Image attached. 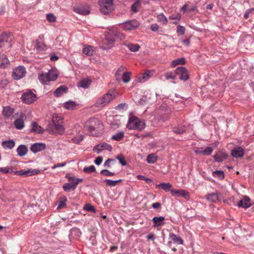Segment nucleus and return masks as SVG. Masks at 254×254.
I'll use <instances>...</instances> for the list:
<instances>
[{
  "mask_svg": "<svg viewBox=\"0 0 254 254\" xmlns=\"http://www.w3.org/2000/svg\"><path fill=\"white\" fill-rule=\"evenodd\" d=\"M103 150H107L111 151L112 147L110 144L104 142L96 145L93 149V151H96L98 153H100Z\"/></svg>",
  "mask_w": 254,
  "mask_h": 254,
  "instance_id": "14",
  "label": "nucleus"
},
{
  "mask_svg": "<svg viewBox=\"0 0 254 254\" xmlns=\"http://www.w3.org/2000/svg\"><path fill=\"white\" fill-rule=\"evenodd\" d=\"M214 177L217 178L220 180H222L224 178V173L223 171L216 170L212 173Z\"/></svg>",
  "mask_w": 254,
  "mask_h": 254,
  "instance_id": "43",
  "label": "nucleus"
},
{
  "mask_svg": "<svg viewBox=\"0 0 254 254\" xmlns=\"http://www.w3.org/2000/svg\"><path fill=\"white\" fill-rule=\"evenodd\" d=\"M127 127L129 129L142 130L145 127V122L136 117L132 116L129 119Z\"/></svg>",
  "mask_w": 254,
  "mask_h": 254,
  "instance_id": "2",
  "label": "nucleus"
},
{
  "mask_svg": "<svg viewBox=\"0 0 254 254\" xmlns=\"http://www.w3.org/2000/svg\"><path fill=\"white\" fill-rule=\"evenodd\" d=\"M22 118V115L20 116V118L17 119L14 122V126L16 128L18 129H21L24 127V122Z\"/></svg>",
  "mask_w": 254,
  "mask_h": 254,
  "instance_id": "34",
  "label": "nucleus"
},
{
  "mask_svg": "<svg viewBox=\"0 0 254 254\" xmlns=\"http://www.w3.org/2000/svg\"><path fill=\"white\" fill-rule=\"evenodd\" d=\"M38 79L43 84H48V83L50 82L47 72L39 74Z\"/></svg>",
  "mask_w": 254,
  "mask_h": 254,
  "instance_id": "31",
  "label": "nucleus"
},
{
  "mask_svg": "<svg viewBox=\"0 0 254 254\" xmlns=\"http://www.w3.org/2000/svg\"><path fill=\"white\" fill-rule=\"evenodd\" d=\"M131 72H125L123 73V75L121 77V79L124 83H127L130 80Z\"/></svg>",
  "mask_w": 254,
  "mask_h": 254,
  "instance_id": "46",
  "label": "nucleus"
},
{
  "mask_svg": "<svg viewBox=\"0 0 254 254\" xmlns=\"http://www.w3.org/2000/svg\"><path fill=\"white\" fill-rule=\"evenodd\" d=\"M186 63V60L184 58H181L180 59H177L175 60H173L172 62V66L175 67V66L178 64H184Z\"/></svg>",
  "mask_w": 254,
  "mask_h": 254,
  "instance_id": "41",
  "label": "nucleus"
},
{
  "mask_svg": "<svg viewBox=\"0 0 254 254\" xmlns=\"http://www.w3.org/2000/svg\"><path fill=\"white\" fill-rule=\"evenodd\" d=\"M48 129L53 134H63L65 131L62 124L56 125H49Z\"/></svg>",
  "mask_w": 254,
  "mask_h": 254,
  "instance_id": "11",
  "label": "nucleus"
},
{
  "mask_svg": "<svg viewBox=\"0 0 254 254\" xmlns=\"http://www.w3.org/2000/svg\"><path fill=\"white\" fill-rule=\"evenodd\" d=\"M84 209L88 211H91L93 212H95L96 210L93 206H92L90 203L86 204L83 207Z\"/></svg>",
  "mask_w": 254,
  "mask_h": 254,
  "instance_id": "56",
  "label": "nucleus"
},
{
  "mask_svg": "<svg viewBox=\"0 0 254 254\" xmlns=\"http://www.w3.org/2000/svg\"><path fill=\"white\" fill-rule=\"evenodd\" d=\"M52 124L49 125H56L59 124H62V118L61 116H59L57 115L53 116L52 120Z\"/></svg>",
  "mask_w": 254,
  "mask_h": 254,
  "instance_id": "40",
  "label": "nucleus"
},
{
  "mask_svg": "<svg viewBox=\"0 0 254 254\" xmlns=\"http://www.w3.org/2000/svg\"><path fill=\"white\" fill-rule=\"evenodd\" d=\"M77 186L73 181H70L68 183H65L63 186V189L65 192H70L76 189Z\"/></svg>",
  "mask_w": 254,
  "mask_h": 254,
  "instance_id": "22",
  "label": "nucleus"
},
{
  "mask_svg": "<svg viewBox=\"0 0 254 254\" xmlns=\"http://www.w3.org/2000/svg\"><path fill=\"white\" fill-rule=\"evenodd\" d=\"M244 153V150L241 147H235L231 151V155L234 158H241Z\"/></svg>",
  "mask_w": 254,
  "mask_h": 254,
  "instance_id": "19",
  "label": "nucleus"
},
{
  "mask_svg": "<svg viewBox=\"0 0 254 254\" xmlns=\"http://www.w3.org/2000/svg\"><path fill=\"white\" fill-rule=\"evenodd\" d=\"M250 200L251 199L248 196H244L243 198L239 201L238 206L239 207H242L245 209L248 208L251 206Z\"/></svg>",
  "mask_w": 254,
  "mask_h": 254,
  "instance_id": "20",
  "label": "nucleus"
},
{
  "mask_svg": "<svg viewBox=\"0 0 254 254\" xmlns=\"http://www.w3.org/2000/svg\"><path fill=\"white\" fill-rule=\"evenodd\" d=\"M176 73L177 75L179 76V79L181 80L186 81L189 78L188 71L185 67H178L176 69Z\"/></svg>",
  "mask_w": 254,
  "mask_h": 254,
  "instance_id": "9",
  "label": "nucleus"
},
{
  "mask_svg": "<svg viewBox=\"0 0 254 254\" xmlns=\"http://www.w3.org/2000/svg\"><path fill=\"white\" fill-rule=\"evenodd\" d=\"M169 236V238L171 239V240L174 243H177L179 245H183L184 241L181 237H180L173 233H170Z\"/></svg>",
  "mask_w": 254,
  "mask_h": 254,
  "instance_id": "29",
  "label": "nucleus"
},
{
  "mask_svg": "<svg viewBox=\"0 0 254 254\" xmlns=\"http://www.w3.org/2000/svg\"><path fill=\"white\" fill-rule=\"evenodd\" d=\"M26 73L25 68L23 66H18L13 69L12 77L14 80L22 78Z\"/></svg>",
  "mask_w": 254,
  "mask_h": 254,
  "instance_id": "7",
  "label": "nucleus"
},
{
  "mask_svg": "<svg viewBox=\"0 0 254 254\" xmlns=\"http://www.w3.org/2000/svg\"><path fill=\"white\" fill-rule=\"evenodd\" d=\"M91 83V80L87 78L83 79L80 80L77 84L78 87H82L84 89H87L89 87Z\"/></svg>",
  "mask_w": 254,
  "mask_h": 254,
  "instance_id": "33",
  "label": "nucleus"
},
{
  "mask_svg": "<svg viewBox=\"0 0 254 254\" xmlns=\"http://www.w3.org/2000/svg\"><path fill=\"white\" fill-rule=\"evenodd\" d=\"M122 181V179H119L118 180H111L109 179H105L104 182L105 183L106 185L107 186L110 187H114L116 186L118 183L121 182Z\"/></svg>",
  "mask_w": 254,
  "mask_h": 254,
  "instance_id": "39",
  "label": "nucleus"
},
{
  "mask_svg": "<svg viewBox=\"0 0 254 254\" xmlns=\"http://www.w3.org/2000/svg\"><path fill=\"white\" fill-rule=\"evenodd\" d=\"M105 39L109 42V44L112 45L116 40L114 28L110 30L105 34Z\"/></svg>",
  "mask_w": 254,
  "mask_h": 254,
  "instance_id": "21",
  "label": "nucleus"
},
{
  "mask_svg": "<svg viewBox=\"0 0 254 254\" xmlns=\"http://www.w3.org/2000/svg\"><path fill=\"white\" fill-rule=\"evenodd\" d=\"M213 151V148L211 147H207L204 150H202V155H210Z\"/></svg>",
  "mask_w": 254,
  "mask_h": 254,
  "instance_id": "58",
  "label": "nucleus"
},
{
  "mask_svg": "<svg viewBox=\"0 0 254 254\" xmlns=\"http://www.w3.org/2000/svg\"><path fill=\"white\" fill-rule=\"evenodd\" d=\"M82 52L84 54L88 56H91L93 54V50H92L91 46L84 48L82 50Z\"/></svg>",
  "mask_w": 254,
  "mask_h": 254,
  "instance_id": "53",
  "label": "nucleus"
},
{
  "mask_svg": "<svg viewBox=\"0 0 254 254\" xmlns=\"http://www.w3.org/2000/svg\"><path fill=\"white\" fill-rule=\"evenodd\" d=\"M0 172L3 174H8L13 172V170L9 167H0Z\"/></svg>",
  "mask_w": 254,
  "mask_h": 254,
  "instance_id": "59",
  "label": "nucleus"
},
{
  "mask_svg": "<svg viewBox=\"0 0 254 254\" xmlns=\"http://www.w3.org/2000/svg\"><path fill=\"white\" fill-rule=\"evenodd\" d=\"M84 136L80 135L79 137H73L72 139L73 142L76 144H79L81 141L83 140Z\"/></svg>",
  "mask_w": 254,
  "mask_h": 254,
  "instance_id": "63",
  "label": "nucleus"
},
{
  "mask_svg": "<svg viewBox=\"0 0 254 254\" xmlns=\"http://www.w3.org/2000/svg\"><path fill=\"white\" fill-rule=\"evenodd\" d=\"M14 173V174L17 175L28 177L39 174L40 173V171L37 169H29L28 170H22L15 171Z\"/></svg>",
  "mask_w": 254,
  "mask_h": 254,
  "instance_id": "13",
  "label": "nucleus"
},
{
  "mask_svg": "<svg viewBox=\"0 0 254 254\" xmlns=\"http://www.w3.org/2000/svg\"><path fill=\"white\" fill-rule=\"evenodd\" d=\"M66 201H67V198L65 196H61L60 198V200L59 201V204L58 206V208L61 209V208H64L66 205L65 203H66Z\"/></svg>",
  "mask_w": 254,
  "mask_h": 254,
  "instance_id": "44",
  "label": "nucleus"
},
{
  "mask_svg": "<svg viewBox=\"0 0 254 254\" xmlns=\"http://www.w3.org/2000/svg\"><path fill=\"white\" fill-rule=\"evenodd\" d=\"M122 24L124 29L126 31L134 30L139 25L138 21L135 20H128Z\"/></svg>",
  "mask_w": 254,
  "mask_h": 254,
  "instance_id": "12",
  "label": "nucleus"
},
{
  "mask_svg": "<svg viewBox=\"0 0 254 254\" xmlns=\"http://www.w3.org/2000/svg\"><path fill=\"white\" fill-rule=\"evenodd\" d=\"M15 144V141L12 139H9L8 140L4 141L1 143L2 146L5 149H12L14 147Z\"/></svg>",
  "mask_w": 254,
  "mask_h": 254,
  "instance_id": "28",
  "label": "nucleus"
},
{
  "mask_svg": "<svg viewBox=\"0 0 254 254\" xmlns=\"http://www.w3.org/2000/svg\"><path fill=\"white\" fill-rule=\"evenodd\" d=\"M102 123L97 118H91L86 123L84 128L91 136H97L99 130L102 127Z\"/></svg>",
  "mask_w": 254,
  "mask_h": 254,
  "instance_id": "1",
  "label": "nucleus"
},
{
  "mask_svg": "<svg viewBox=\"0 0 254 254\" xmlns=\"http://www.w3.org/2000/svg\"><path fill=\"white\" fill-rule=\"evenodd\" d=\"M124 45L127 47L130 51L133 52L138 51L140 49V46L137 44L127 43L124 44Z\"/></svg>",
  "mask_w": 254,
  "mask_h": 254,
  "instance_id": "37",
  "label": "nucleus"
},
{
  "mask_svg": "<svg viewBox=\"0 0 254 254\" xmlns=\"http://www.w3.org/2000/svg\"><path fill=\"white\" fill-rule=\"evenodd\" d=\"M47 19L51 22H54L56 21V17L52 13H48L46 15Z\"/></svg>",
  "mask_w": 254,
  "mask_h": 254,
  "instance_id": "60",
  "label": "nucleus"
},
{
  "mask_svg": "<svg viewBox=\"0 0 254 254\" xmlns=\"http://www.w3.org/2000/svg\"><path fill=\"white\" fill-rule=\"evenodd\" d=\"M77 105V104H76V103L75 102L72 101H69L65 102L64 104V108H65V109H66L67 110H73L75 108V107Z\"/></svg>",
  "mask_w": 254,
  "mask_h": 254,
  "instance_id": "36",
  "label": "nucleus"
},
{
  "mask_svg": "<svg viewBox=\"0 0 254 254\" xmlns=\"http://www.w3.org/2000/svg\"><path fill=\"white\" fill-rule=\"evenodd\" d=\"M46 45L42 41L39 40L36 41V48L38 51H42L45 49Z\"/></svg>",
  "mask_w": 254,
  "mask_h": 254,
  "instance_id": "48",
  "label": "nucleus"
},
{
  "mask_svg": "<svg viewBox=\"0 0 254 254\" xmlns=\"http://www.w3.org/2000/svg\"><path fill=\"white\" fill-rule=\"evenodd\" d=\"M171 193L172 195L175 197L181 196L185 198L187 200H189L190 198V193L185 190L172 189V190H171Z\"/></svg>",
  "mask_w": 254,
  "mask_h": 254,
  "instance_id": "10",
  "label": "nucleus"
},
{
  "mask_svg": "<svg viewBox=\"0 0 254 254\" xmlns=\"http://www.w3.org/2000/svg\"><path fill=\"white\" fill-rule=\"evenodd\" d=\"M157 188H158L166 191H170L172 187V185L169 183H162L158 184L156 186Z\"/></svg>",
  "mask_w": 254,
  "mask_h": 254,
  "instance_id": "30",
  "label": "nucleus"
},
{
  "mask_svg": "<svg viewBox=\"0 0 254 254\" xmlns=\"http://www.w3.org/2000/svg\"><path fill=\"white\" fill-rule=\"evenodd\" d=\"M187 131V127L184 125H177L172 127V131L177 134H182Z\"/></svg>",
  "mask_w": 254,
  "mask_h": 254,
  "instance_id": "24",
  "label": "nucleus"
},
{
  "mask_svg": "<svg viewBox=\"0 0 254 254\" xmlns=\"http://www.w3.org/2000/svg\"><path fill=\"white\" fill-rule=\"evenodd\" d=\"M114 34L115 35L116 40L117 39L122 40L125 38V35H124V34L121 33L117 29L114 28Z\"/></svg>",
  "mask_w": 254,
  "mask_h": 254,
  "instance_id": "51",
  "label": "nucleus"
},
{
  "mask_svg": "<svg viewBox=\"0 0 254 254\" xmlns=\"http://www.w3.org/2000/svg\"><path fill=\"white\" fill-rule=\"evenodd\" d=\"M13 113L14 109L10 106H7L3 108L2 115L5 118H9Z\"/></svg>",
  "mask_w": 254,
  "mask_h": 254,
  "instance_id": "23",
  "label": "nucleus"
},
{
  "mask_svg": "<svg viewBox=\"0 0 254 254\" xmlns=\"http://www.w3.org/2000/svg\"><path fill=\"white\" fill-rule=\"evenodd\" d=\"M115 98L114 94L107 93L102 97L99 98L94 103V106L97 108H102L106 106Z\"/></svg>",
  "mask_w": 254,
  "mask_h": 254,
  "instance_id": "3",
  "label": "nucleus"
},
{
  "mask_svg": "<svg viewBox=\"0 0 254 254\" xmlns=\"http://www.w3.org/2000/svg\"><path fill=\"white\" fill-rule=\"evenodd\" d=\"M126 67L124 65H121L117 69L115 73V77L117 80L120 81L121 80V77L124 72Z\"/></svg>",
  "mask_w": 254,
  "mask_h": 254,
  "instance_id": "35",
  "label": "nucleus"
},
{
  "mask_svg": "<svg viewBox=\"0 0 254 254\" xmlns=\"http://www.w3.org/2000/svg\"><path fill=\"white\" fill-rule=\"evenodd\" d=\"M21 99L24 103L31 104L36 101V95L31 91H29L22 94Z\"/></svg>",
  "mask_w": 254,
  "mask_h": 254,
  "instance_id": "8",
  "label": "nucleus"
},
{
  "mask_svg": "<svg viewBox=\"0 0 254 254\" xmlns=\"http://www.w3.org/2000/svg\"><path fill=\"white\" fill-rule=\"evenodd\" d=\"M8 60L6 58V56L0 53V67L3 66L5 64H7Z\"/></svg>",
  "mask_w": 254,
  "mask_h": 254,
  "instance_id": "47",
  "label": "nucleus"
},
{
  "mask_svg": "<svg viewBox=\"0 0 254 254\" xmlns=\"http://www.w3.org/2000/svg\"><path fill=\"white\" fill-rule=\"evenodd\" d=\"M10 34L6 33L0 35V48L7 49L11 46Z\"/></svg>",
  "mask_w": 254,
  "mask_h": 254,
  "instance_id": "6",
  "label": "nucleus"
},
{
  "mask_svg": "<svg viewBox=\"0 0 254 254\" xmlns=\"http://www.w3.org/2000/svg\"><path fill=\"white\" fill-rule=\"evenodd\" d=\"M140 7V2L139 0L135 1L131 6V10L132 12L136 13L139 11Z\"/></svg>",
  "mask_w": 254,
  "mask_h": 254,
  "instance_id": "42",
  "label": "nucleus"
},
{
  "mask_svg": "<svg viewBox=\"0 0 254 254\" xmlns=\"http://www.w3.org/2000/svg\"><path fill=\"white\" fill-rule=\"evenodd\" d=\"M28 149L25 145H20L17 148L16 151L19 156H25L28 152Z\"/></svg>",
  "mask_w": 254,
  "mask_h": 254,
  "instance_id": "27",
  "label": "nucleus"
},
{
  "mask_svg": "<svg viewBox=\"0 0 254 254\" xmlns=\"http://www.w3.org/2000/svg\"><path fill=\"white\" fill-rule=\"evenodd\" d=\"M177 74L176 71L175 72H167L165 74L166 79L168 80L170 79H175L176 78Z\"/></svg>",
  "mask_w": 254,
  "mask_h": 254,
  "instance_id": "55",
  "label": "nucleus"
},
{
  "mask_svg": "<svg viewBox=\"0 0 254 254\" xmlns=\"http://www.w3.org/2000/svg\"><path fill=\"white\" fill-rule=\"evenodd\" d=\"M46 148V145L43 143H35L30 147V150L34 153L44 150Z\"/></svg>",
  "mask_w": 254,
  "mask_h": 254,
  "instance_id": "17",
  "label": "nucleus"
},
{
  "mask_svg": "<svg viewBox=\"0 0 254 254\" xmlns=\"http://www.w3.org/2000/svg\"><path fill=\"white\" fill-rule=\"evenodd\" d=\"M146 160L148 163H154L157 160V157L155 154L151 153L147 156Z\"/></svg>",
  "mask_w": 254,
  "mask_h": 254,
  "instance_id": "49",
  "label": "nucleus"
},
{
  "mask_svg": "<svg viewBox=\"0 0 254 254\" xmlns=\"http://www.w3.org/2000/svg\"><path fill=\"white\" fill-rule=\"evenodd\" d=\"M151 76V72L147 70L145 71L143 74H142V79H143V82L145 81V80H147Z\"/></svg>",
  "mask_w": 254,
  "mask_h": 254,
  "instance_id": "62",
  "label": "nucleus"
},
{
  "mask_svg": "<svg viewBox=\"0 0 254 254\" xmlns=\"http://www.w3.org/2000/svg\"><path fill=\"white\" fill-rule=\"evenodd\" d=\"M220 193L216 191L215 192L206 194L205 198L209 202L216 203L220 201Z\"/></svg>",
  "mask_w": 254,
  "mask_h": 254,
  "instance_id": "16",
  "label": "nucleus"
},
{
  "mask_svg": "<svg viewBox=\"0 0 254 254\" xmlns=\"http://www.w3.org/2000/svg\"><path fill=\"white\" fill-rule=\"evenodd\" d=\"M47 73L49 81H55L58 78V74L54 70H50Z\"/></svg>",
  "mask_w": 254,
  "mask_h": 254,
  "instance_id": "38",
  "label": "nucleus"
},
{
  "mask_svg": "<svg viewBox=\"0 0 254 254\" xmlns=\"http://www.w3.org/2000/svg\"><path fill=\"white\" fill-rule=\"evenodd\" d=\"M102 13L106 15L114 10L113 0H101L98 1Z\"/></svg>",
  "mask_w": 254,
  "mask_h": 254,
  "instance_id": "4",
  "label": "nucleus"
},
{
  "mask_svg": "<svg viewBox=\"0 0 254 254\" xmlns=\"http://www.w3.org/2000/svg\"><path fill=\"white\" fill-rule=\"evenodd\" d=\"M157 18L158 21L161 22L163 24H166L168 22L166 17L162 13L158 15Z\"/></svg>",
  "mask_w": 254,
  "mask_h": 254,
  "instance_id": "54",
  "label": "nucleus"
},
{
  "mask_svg": "<svg viewBox=\"0 0 254 254\" xmlns=\"http://www.w3.org/2000/svg\"><path fill=\"white\" fill-rule=\"evenodd\" d=\"M228 157V154L225 150H220L217 151L213 156L214 160L217 162H221Z\"/></svg>",
  "mask_w": 254,
  "mask_h": 254,
  "instance_id": "15",
  "label": "nucleus"
},
{
  "mask_svg": "<svg viewBox=\"0 0 254 254\" xmlns=\"http://www.w3.org/2000/svg\"><path fill=\"white\" fill-rule=\"evenodd\" d=\"M185 30V27L181 25H179L177 27V32L181 35L184 34Z\"/></svg>",
  "mask_w": 254,
  "mask_h": 254,
  "instance_id": "61",
  "label": "nucleus"
},
{
  "mask_svg": "<svg viewBox=\"0 0 254 254\" xmlns=\"http://www.w3.org/2000/svg\"><path fill=\"white\" fill-rule=\"evenodd\" d=\"M116 158L119 160V162L122 166H126L127 162L125 160L124 156L122 154H120L116 157Z\"/></svg>",
  "mask_w": 254,
  "mask_h": 254,
  "instance_id": "52",
  "label": "nucleus"
},
{
  "mask_svg": "<svg viewBox=\"0 0 254 254\" xmlns=\"http://www.w3.org/2000/svg\"><path fill=\"white\" fill-rule=\"evenodd\" d=\"M31 126L32 129L31 131L32 132L37 133H42L44 131V130L41 127L38 126L36 122H33L31 124Z\"/></svg>",
  "mask_w": 254,
  "mask_h": 254,
  "instance_id": "32",
  "label": "nucleus"
},
{
  "mask_svg": "<svg viewBox=\"0 0 254 254\" xmlns=\"http://www.w3.org/2000/svg\"><path fill=\"white\" fill-rule=\"evenodd\" d=\"M67 87L65 85H61L56 89L54 92V95L56 97H59L63 95L64 93H66L67 91Z\"/></svg>",
  "mask_w": 254,
  "mask_h": 254,
  "instance_id": "25",
  "label": "nucleus"
},
{
  "mask_svg": "<svg viewBox=\"0 0 254 254\" xmlns=\"http://www.w3.org/2000/svg\"><path fill=\"white\" fill-rule=\"evenodd\" d=\"M156 113L159 121L165 122L170 118V111L166 108L165 105H161L157 110Z\"/></svg>",
  "mask_w": 254,
  "mask_h": 254,
  "instance_id": "5",
  "label": "nucleus"
},
{
  "mask_svg": "<svg viewBox=\"0 0 254 254\" xmlns=\"http://www.w3.org/2000/svg\"><path fill=\"white\" fill-rule=\"evenodd\" d=\"M73 11L78 14L83 15H86L90 13V9L88 6L74 7Z\"/></svg>",
  "mask_w": 254,
  "mask_h": 254,
  "instance_id": "18",
  "label": "nucleus"
},
{
  "mask_svg": "<svg viewBox=\"0 0 254 254\" xmlns=\"http://www.w3.org/2000/svg\"><path fill=\"white\" fill-rule=\"evenodd\" d=\"M83 171L85 173L91 174L96 171V168L94 165H90L89 167H85Z\"/></svg>",
  "mask_w": 254,
  "mask_h": 254,
  "instance_id": "50",
  "label": "nucleus"
},
{
  "mask_svg": "<svg viewBox=\"0 0 254 254\" xmlns=\"http://www.w3.org/2000/svg\"><path fill=\"white\" fill-rule=\"evenodd\" d=\"M124 136V132L123 131H120L112 135L111 139L116 141H120L123 138Z\"/></svg>",
  "mask_w": 254,
  "mask_h": 254,
  "instance_id": "45",
  "label": "nucleus"
},
{
  "mask_svg": "<svg viewBox=\"0 0 254 254\" xmlns=\"http://www.w3.org/2000/svg\"><path fill=\"white\" fill-rule=\"evenodd\" d=\"M152 222L155 224L154 227L161 226L165 224V218L163 216L154 217L152 219Z\"/></svg>",
  "mask_w": 254,
  "mask_h": 254,
  "instance_id": "26",
  "label": "nucleus"
},
{
  "mask_svg": "<svg viewBox=\"0 0 254 254\" xmlns=\"http://www.w3.org/2000/svg\"><path fill=\"white\" fill-rule=\"evenodd\" d=\"M100 174L106 176H112L115 175V172H112L107 169L101 170L100 172Z\"/></svg>",
  "mask_w": 254,
  "mask_h": 254,
  "instance_id": "57",
  "label": "nucleus"
},
{
  "mask_svg": "<svg viewBox=\"0 0 254 254\" xmlns=\"http://www.w3.org/2000/svg\"><path fill=\"white\" fill-rule=\"evenodd\" d=\"M111 162H116L115 159L109 158L104 162V166L105 167L110 168L111 167L110 163Z\"/></svg>",
  "mask_w": 254,
  "mask_h": 254,
  "instance_id": "64",
  "label": "nucleus"
}]
</instances>
